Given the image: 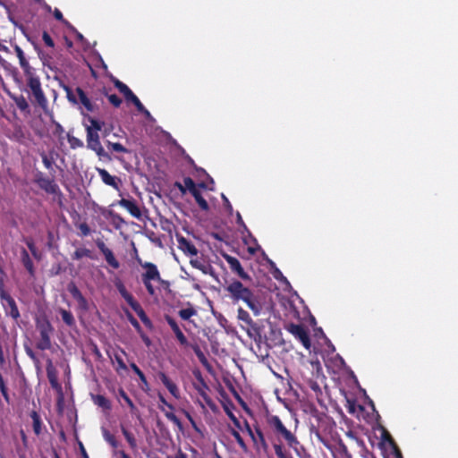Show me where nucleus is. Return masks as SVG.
I'll return each instance as SVG.
<instances>
[{
	"label": "nucleus",
	"mask_w": 458,
	"mask_h": 458,
	"mask_svg": "<svg viewBox=\"0 0 458 458\" xmlns=\"http://www.w3.org/2000/svg\"><path fill=\"white\" fill-rule=\"evenodd\" d=\"M266 421L268 429V439L272 446L285 443L290 448L297 451L300 441L296 435L286 428L277 415L267 413L266 415Z\"/></svg>",
	"instance_id": "f257e3e1"
},
{
	"label": "nucleus",
	"mask_w": 458,
	"mask_h": 458,
	"mask_svg": "<svg viewBox=\"0 0 458 458\" xmlns=\"http://www.w3.org/2000/svg\"><path fill=\"white\" fill-rule=\"evenodd\" d=\"M26 80V91L29 94L31 104L35 106H38L44 112L48 109V101L42 89L40 78L36 73V70H31L24 73Z\"/></svg>",
	"instance_id": "f03ea898"
},
{
	"label": "nucleus",
	"mask_w": 458,
	"mask_h": 458,
	"mask_svg": "<svg viewBox=\"0 0 458 458\" xmlns=\"http://www.w3.org/2000/svg\"><path fill=\"white\" fill-rule=\"evenodd\" d=\"M269 290V303L267 307L275 309L276 306L281 307L285 312H296L294 305L295 299L299 296L293 288H267Z\"/></svg>",
	"instance_id": "7ed1b4c3"
},
{
	"label": "nucleus",
	"mask_w": 458,
	"mask_h": 458,
	"mask_svg": "<svg viewBox=\"0 0 458 458\" xmlns=\"http://www.w3.org/2000/svg\"><path fill=\"white\" fill-rule=\"evenodd\" d=\"M36 330L38 332V337L36 343L37 349L40 351L51 349V337L54 334V327L50 321L46 318H38L36 320Z\"/></svg>",
	"instance_id": "20e7f679"
},
{
	"label": "nucleus",
	"mask_w": 458,
	"mask_h": 458,
	"mask_svg": "<svg viewBox=\"0 0 458 458\" xmlns=\"http://www.w3.org/2000/svg\"><path fill=\"white\" fill-rule=\"evenodd\" d=\"M254 438H251L254 447L257 451L267 454L269 451L270 441L268 439L267 424L265 420L263 427L259 423L254 424Z\"/></svg>",
	"instance_id": "39448f33"
},
{
	"label": "nucleus",
	"mask_w": 458,
	"mask_h": 458,
	"mask_svg": "<svg viewBox=\"0 0 458 458\" xmlns=\"http://www.w3.org/2000/svg\"><path fill=\"white\" fill-rule=\"evenodd\" d=\"M87 148L96 153L99 159L111 160V156L106 152L101 145L98 131L87 130Z\"/></svg>",
	"instance_id": "423d86ee"
},
{
	"label": "nucleus",
	"mask_w": 458,
	"mask_h": 458,
	"mask_svg": "<svg viewBox=\"0 0 458 458\" xmlns=\"http://www.w3.org/2000/svg\"><path fill=\"white\" fill-rule=\"evenodd\" d=\"M0 299L5 316L12 318L18 323L21 314L14 299L4 290L0 288Z\"/></svg>",
	"instance_id": "0eeeda50"
},
{
	"label": "nucleus",
	"mask_w": 458,
	"mask_h": 458,
	"mask_svg": "<svg viewBox=\"0 0 458 458\" xmlns=\"http://www.w3.org/2000/svg\"><path fill=\"white\" fill-rule=\"evenodd\" d=\"M140 264L142 268V272L140 274L142 283L144 286H151V283H159L161 281V276L157 267L151 262H144L140 261Z\"/></svg>",
	"instance_id": "6e6552de"
},
{
	"label": "nucleus",
	"mask_w": 458,
	"mask_h": 458,
	"mask_svg": "<svg viewBox=\"0 0 458 458\" xmlns=\"http://www.w3.org/2000/svg\"><path fill=\"white\" fill-rule=\"evenodd\" d=\"M227 290L231 292L236 299H242L245 301L248 307L251 309L255 314L259 313L261 305L254 299L250 288H227Z\"/></svg>",
	"instance_id": "1a4fd4ad"
},
{
	"label": "nucleus",
	"mask_w": 458,
	"mask_h": 458,
	"mask_svg": "<svg viewBox=\"0 0 458 458\" xmlns=\"http://www.w3.org/2000/svg\"><path fill=\"white\" fill-rule=\"evenodd\" d=\"M237 318L243 323L241 327L242 329L246 330L250 337L260 335L259 327L253 322L248 311L244 310L242 308H239Z\"/></svg>",
	"instance_id": "9d476101"
},
{
	"label": "nucleus",
	"mask_w": 458,
	"mask_h": 458,
	"mask_svg": "<svg viewBox=\"0 0 458 458\" xmlns=\"http://www.w3.org/2000/svg\"><path fill=\"white\" fill-rule=\"evenodd\" d=\"M35 182L38 186L49 194H61L59 186L55 182L53 179L46 177L42 173L37 174Z\"/></svg>",
	"instance_id": "9b49d317"
},
{
	"label": "nucleus",
	"mask_w": 458,
	"mask_h": 458,
	"mask_svg": "<svg viewBox=\"0 0 458 458\" xmlns=\"http://www.w3.org/2000/svg\"><path fill=\"white\" fill-rule=\"evenodd\" d=\"M288 331L295 336L306 349L310 347V335L305 327L301 324H290L288 326Z\"/></svg>",
	"instance_id": "f8f14e48"
},
{
	"label": "nucleus",
	"mask_w": 458,
	"mask_h": 458,
	"mask_svg": "<svg viewBox=\"0 0 458 458\" xmlns=\"http://www.w3.org/2000/svg\"><path fill=\"white\" fill-rule=\"evenodd\" d=\"M157 377L162 382V384L166 387V389L169 391V393L175 398L180 399L181 398V393L177 386V385L168 377V376L163 372L159 371L157 373Z\"/></svg>",
	"instance_id": "ddd939ff"
},
{
	"label": "nucleus",
	"mask_w": 458,
	"mask_h": 458,
	"mask_svg": "<svg viewBox=\"0 0 458 458\" xmlns=\"http://www.w3.org/2000/svg\"><path fill=\"white\" fill-rule=\"evenodd\" d=\"M165 321L170 326L180 344L187 347L189 345V342L174 318L167 315L165 316Z\"/></svg>",
	"instance_id": "4468645a"
},
{
	"label": "nucleus",
	"mask_w": 458,
	"mask_h": 458,
	"mask_svg": "<svg viewBox=\"0 0 458 458\" xmlns=\"http://www.w3.org/2000/svg\"><path fill=\"white\" fill-rule=\"evenodd\" d=\"M178 248L186 255L197 256L198 250L194 244L182 235H177Z\"/></svg>",
	"instance_id": "2eb2a0df"
},
{
	"label": "nucleus",
	"mask_w": 458,
	"mask_h": 458,
	"mask_svg": "<svg viewBox=\"0 0 458 458\" xmlns=\"http://www.w3.org/2000/svg\"><path fill=\"white\" fill-rule=\"evenodd\" d=\"M225 259L233 272L236 273L242 279H249V276L242 268L238 259L230 255H225Z\"/></svg>",
	"instance_id": "dca6fc26"
},
{
	"label": "nucleus",
	"mask_w": 458,
	"mask_h": 458,
	"mask_svg": "<svg viewBox=\"0 0 458 458\" xmlns=\"http://www.w3.org/2000/svg\"><path fill=\"white\" fill-rule=\"evenodd\" d=\"M119 205L124 208L133 217L140 218L141 211L134 199L123 198L119 200Z\"/></svg>",
	"instance_id": "f3484780"
},
{
	"label": "nucleus",
	"mask_w": 458,
	"mask_h": 458,
	"mask_svg": "<svg viewBox=\"0 0 458 458\" xmlns=\"http://www.w3.org/2000/svg\"><path fill=\"white\" fill-rule=\"evenodd\" d=\"M97 171L98 173V175L100 176L102 182L108 185L113 187L115 190H118V179L115 176L111 175L106 169L104 168H97Z\"/></svg>",
	"instance_id": "a211bd4d"
},
{
	"label": "nucleus",
	"mask_w": 458,
	"mask_h": 458,
	"mask_svg": "<svg viewBox=\"0 0 458 458\" xmlns=\"http://www.w3.org/2000/svg\"><path fill=\"white\" fill-rule=\"evenodd\" d=\"M9 97L15 103L17 107L21 112H24V113H27V114L30 113V108L29 102L27 101V99L25 98V97L23 95H21H21H16V94L9 93Z\"/></svg>",
	"instance_id": "6ab92c4d"
},
{
	"label": "nucleus",
	"mask_w": 458,
	"mask_h": 458,
	"mask_svg": "<svg viewBox=\"0 0 458 458\" xmlns=\"http://www.w3.org/2000/svg\"><path fill=\"white\" fill-rule=\"evenodd\" d=\"M30 417L32 420V428L34 434L38 437L40 436L43 432L44 424L39 413L37 411H31L30 412Z\"/></svg>",
	"instance_id": "aec40b11"
},
{
	"label": "nucleus",
	"mask_w": 458,
	"mask_h": 458,
	"mask_svg": "<svg viewBox=\"0 0 458 458\" xmlns=\"http://www.w3.org/2000/svg\"><path fill=\"white\" fill-rule=\"evenodd\" d=\"M93 403L104 411H110L112 409L111 402L102 394H91Z\"/></svg>",
	"instance_id": "412c9836"
},
{
	"label": "nucleus",
	"mask_w": 458,
	"mask_h": 458,
	"mask_svg": "<svg viewBox=\"0 0 458 458\" xmlns=\"http://www.w3.org/2000/svg\"><path fill=\"white\" fill-rule=\"evenodd\" d=\"M102 255L104 256V259H105L106 262L107 263L108 267L112 270H117L120 268L121 264H120L119 260L115 258V256L111 249L106 250L104 253H102Z\"/></svg>",
	"instance_id": "4be33fe9"
},
{
	"label": "nucleus",
	"mask_w": 458,
	"mask_h": 458,
	"mask_svg": "<svg viewBox=\"0 0 458 458\" xmlns=\"http://www.w3.org/2000/svg\"><path fill=\"white\" fill-rule=\"evenodd\" d=\"M69 289L72 298L78 302L79 307L83 310H87L89 309V304L85 297L81 293L80 288Z\"/></svg>",
	"instance_id": "5701e85b"
},
{
	"label": "nucleus",
	"mask_w": 458,
	"mask_h": 458,
	"mask_svg": "<svg viewBox=\"0 0 458 458\" xmlns=\"http://www.w3.org/2000/svg\"><path fill=\"white\" fill-rule=\"evenodd\" d=\"M14 50L17 57L19 58V63L23 71V73L34 70V68L30 65L28 60L26 59L22 49L19 46H15Z\"/></svg>",
	"instance_id": "b1692460"
},
{
	"label": "nucleus",
	"mask_w": 458,
	"mask_h": 458,
	"mask_svg": "<svg viewBox=\"0 0 458 458\" xmlns=\"http://www.w3.org/2000/svg\"><path fill=\"white\" fill-rule=\"evenodd\" d=\"M76 92L78 94V97H79V99H80V102L81 105H83V106L89 112H93L94 110V106L93 104L91 103L90 99L88 98V96L86 95V93L84 92V90L80 88V87H77L76 88Z\"/></svg>",
	"instance_id": "393cba45"
},
{
	"label": "nucleus",
	"mask_w": 458,
	"mask_h": 458,
	"mask_svg": "<svg viewBox=\"0 0 458 458\" xmlns=\"http://www.w3.org/2000/svg\"><path fill=\"white\" fill-rule=\"evenodd\" d=\"M121 431L131 449L137 448V440L132 432H131L123 424L120 425Z\"/></svg>",
	"instance_id": "a878e982"
},
{
	"label": "nucleus",
	"mask_w": 458,
	"mask_h": 458,
	"mask_svg": "<svg viewBox=\"0 0 458 458\" xmlns=\"http://www.w3.org/2000/svg\"><path fill=\"white\" fill-rule=\"evenodd\" d=\"M21 263H22L23 267L26 268V270L30 275H32L33 272H34L33 262H32L29 253H28V251L25 249L21 250Z\"/></svg>",
	"instance_id": "bb28decb"
},
{
	"label": "nucleus",
	"mask_w": 458,
	"mask_h": 458,
	"mask_svg": "<svg viewBox=\"0 0 458 458\" xmlns=\"http://www.w3.org/2000/svg\"><path fill=\"white\" fill-rule=\"evenodd\" d=\"M83 258L93 259L94 257L92 255V251L87 248H78L72 255V259L73 260H80Z\"/></svg>",
	"instance_id": "cd10ccee"
},
{
	"label": "nucleus",
	"mask_w": 458,
	"mask_h": 458,
	"mask_svg": "<svg viewBox=\"0 0 458 458\" xmlns=\"http://www.w3.org/2000/svg\"><path fill=\"white\" fill-rule=\"evenodd\" d=\"M130 367L133 370V372L138 376V377L140 378V380L142 384V389L148 390L149 387L147 377L144 375V373L140 370V369L134 362L131 363Z\"/></svg>",
	"instance_id": "c85d7f7f"
},
{
	"label": "nucleus",
	"mask_w": 458,
	"mask_h": 458,
	"mask_svg": "<svg viewBox=\"0 0 458 458\" xmlns=\"http://www.w3.org/2000/svg\"><path fill=\"white\" fill-rule=\"evenodd\" d=\"M197 314H198L197 310L194 307H192L191 304H189V306L187 308L182 309L178 311V315L182 320H190V318L192 316H196Z\"/></svg>",
	"instance_id": "c756f323"
},
{
	"label": "nucleus",
	"mask_w": 458,
	"mask_h": 458,
	"mask_svg": "<svg viewBox=\"0 0 458 458\" xmlns=\"http://www.w3.org/2000/svg\"><path fill=\"white\" fill-rule=\"evenodd\" d=\"M102 435L104 439L113 447L117 448L119 442L116 437L106 428H102Z\"/></svg>",
	"instance_id": "7c9ffc66"
},
{
	"label": "nucleus",
	"mask_w": 458,
	"mask_h": 458,
	"mask_svg": "<svg viewBox=\"0 0 458 458\" xmlns=\"http://www.w3.org/2000/svg\"><path fill=\"white\" fill-rule=\"evenodd\" d=\"M106 144L109 150L118 153H130V150L119 142H111L106 140Z\"/></svg>",
	"instance_id": "2f4dec72"
},
{
	"label": "nucleus",
	"mask_w": 458,
	"mask_h": 458,
	"mask_svg": "<svg viewBox=\"0 0 458 458\" xmlns=\"http://www.w3.org/2000/svg\"><path fill=\"white\" fill-rule=\"evenodd\" d=\"M87 119L89 122L90 125L86 126V131L87 130H91L92 131H101V129L104 125L103 122L97 120L96 118L91 117V116H88Z\"/></svg>",
	"instance_id": "473e14b6"
},
{
	"label": "nucleus",
	"mask_w": 458,
	"mask_h": 458,
	"mask_svg": "<svg viewBox=\"0 0 458 458\" xmlns=\"http://www.w3.org/2000/svg\"><path fill=\"white\" fill-rule=\"evenodd\" d=\"M273 448L277 458H293L283 444H278Z\"/></svg>",
	"instance_id": "72a5a7b5"
},
{
	"label": "nucleus",
	"mask_w": 458,
	"mask_h": 458,
	"mask_svg": "<svg viewBox=\"0 0 458 458\" xmlns=\"http://www.w3.org/2000/svg\"><path fill=\"white\" fill-rule=\"evenodd\" d=\"M102 93L108 98L109 102L114 106L119 107L122 104V99L115 94H108L107 89L103 88Z\"/></svg>",
	"instance_id": "f704fd0d"
},
{
	"label": "nucleus",
	"mask_w": 458,
	"mask_h": 458,
	"mask_svg": "<svg viewBox=\"0 0 458 458\" xmlns=\"http://www.w3.org/2000/svg\"><path fill=\"white\" fill-rule=\"evenodd\" d=\"M63 321L69 327L75 325V319L71 311L66 310H61L60 311Z\"/></svg>",
	"instance_id": "c9c22d12"
},
{
	"label": "nucleus",
	"mask_w": 458,
	"mask_h": 458,
	"mask_svg": "<svg viewBox=\"0 0 458 458\" xmlns=\"http://www.w3.org/2000/svg\"><path fill=\"white\" fill-rule=\"evenodd\" d=\"M118 396L121 397L127 403L131 411L136 410L135 404L133 403L132 400L129 397V395L126 394L123 387L118 388Z\"/></svg>",
	"instance_id": "e433bc0d"
},
{
	"label": "nucleus",
	"mask_w": 458,
	"mask_h": 458,
	"mask_svg": "<svg viewBox=\"0 0 458 458\" xmlns=\"http://www.w3.org/2000/svg\"><path fill=\"white\" fill-rule=\"evenodd\" d=\"M231 435L234 437L235 441L237 442V444L239 445L241 449L243 452H247V450H248L247 445H246L245 441L243 440V438L242 437L241 434L236 429L233 428V429H231Z\"/></svg>",
	"instance_id": "4c0bfd02"
},
{
	"label": "nucleus",
	"mask_w": 458,
	"mask_h": 458,
	"mask_svg": "<svg viewBox=\"0 0 458 458\" xmlns=\"http://www.w3.org/2000/svg\"><path fill=\"white\" fill-rule=\"evenodd\" d=\"M0 392H1L4 399L5 400V402L7 403H10V395L8 393V388H7V386L5 384V381H4V377L1 372H0Z\"/></svg>",
	"instance_id": "58836bf2"
},
{
	"label": "nucleus",
	"mask_w": 458,
	"mask_h": 458,
	"mask_svg": "<svg viewBox=\"0 0 458 458\" xmlns=\"http://www.w3.org/2000/svg\"><path fill=\"white\" fill-rule=\"evenodd\" d=\"M113 82H114V87L120 91V93H122L123 96L131 90V89L126 85L124 84L123 82H122L121 81H119L118 79H114L113 80Z\"/></svg>",
	"instance_id": "ea45409f"
},
{
	"label": "nucleus",
	"mask_w": 458,
	"mask_h": 458,
	"mask_svg": "<svg viewBox=\"0 0 458 458\" xmlns=\"http://www.w3.org/2000/svg\"><path fill=\"white\" fill-rule=\"evenodd\" d=\"M113 82H114V87L120 91V93H122L123 96L131 90V89L126 85L124 84L123 82H122L121 81H119L118 79H114L113 80Z\"/></svg>",
	"instance_id": "a19ab883"
},
{
	"label": "nucleus",
	"mask_w": 458,
	"mask_h": 458,
	"mask_svg": "<svg viewBox=\"0 0 458 458\" xmlns=\"http://www.w3.org/2000/svg\"><path fill=\"white\" fill-rule=\"evenodd\" d=\"M273 276L276 280H278L282 284H285V286H292L290 282L287 280V278L283 275V273L278 268H276L273 271Z\"/></svg>",
	"instance_id": "79ce46f5"
},
{
	"label": "nucleus",
	"mask_w": 458,
	"mask_h": 458,
	"mask_svg": "<svg viewBox=\"0 0 458 458\" xmlns=\"http://www.w3.org/2000/svg\"><path fill=\"white\" fill-rule=\"evenodd\" d=\"M68 142L72 148H77L83 147V142L80 139L68 135Z\"/></svg>",
	"instance_id": "37998d69"
},
{
	"label": "nucleus",
	"mask_w": 458,
	"mask_h": 458,
	"mask_svg": "<svg viewBox=\"0 0 458 458\" xmlns=\"http://www.w3.org/2000/svg\"><path fill=\"white\" fill-rule=\"evenodd\" d=\"M165 416L166 417V419L168 420L172 421L177 427H179V428L182 427L181 420H179V418L174 412H172V411H165Z\"/></svg>",
	"instance_id": "c03bdc74"
},
{
	"label": "nucleus",
	"mask_w": 458,
	"mask_h": 458,
	"mask_svg": "<svg viewBox=\"0 0 458 458\" xmlns=\"http://www.w3.org/2000/svg\"><path fill=\"white\" fill-rule=\"evenodd\" d=\"M77 228L81 231V236H88L90 234L91 230L89 225L86 222L81 223L76 225Z\"/></svg>",
	"instance_id": "a18cd8bd"
},
{
	"label": "nucleus",
	"mask_w": 458,
	"mask_h": 458,
	"mask_svg": "<svg viewBox=\"0 0 458 458\" xmlns=\"http://www.w3.org/2000/svg\"><path fill=\"white\" fill-rule=\"evenodd\" d=\"M195 200L201 210L208 211L209 209V205L208 201L202 197V195L195 198Z\"/></svg>",
	"instance_id": "49530a36"
},
{
	"label": "nucleus",
	"mask_w": 458,
	"mask_h": 458,
	"mask_svg": "<svg viewBox=\"0 0 458 458\" xmlns=\"http://www.w3.org/2000/svg\"><path fill=\"white\" fill-rule=\"evenodd\" d=\"M54 17L57 21H61L64 25H65L66 28L69 26V24H71L67 20L64 18L62 12L57 8H55L54 11Z\"/></svg>",
	"instance_id": "de8ad7c7"
},
{
	"label": "nucleus",
	"mask_w": 458,
	"mask_h": 458,
	"mask_svg": "<svg viewBox=\"0 0 458 458\" xmlns=\"http://www.w3.org/2000/svg\"><path fill=\"white\" fill-rule=\"evenodd\" d=\"M121 295L127 301V303H131L133 300V296L127 291V288H118Z\"/></svg>",
	"instance_id": "09e8293b"
},
{
	"label": "nucleus",
	"mask_w": 458,
	"mask_h": 458,
	"mask_svg": "<svg viewBox=\"0 0 458 458\" xmlns=\"http://www.w3.org/2000/svg\"><path fill=\"white\" fill-rule=\"evenodd\" d=\"M42 39H43L44 43L46 44V46H47L49 47H55V42L52 39L51 36L48 34V32L43 31Z\"/></svg>",
	"instance_id": "8fccbe9b"
},
{
	"label": "nucleus",
	"mask_w": 458,
	"mask_h": 458,
	"mask_svg": "<svg viewBox=\"0 0 458 458\" xmlns=\"http://www.w3.org/2000/svg\"><path fill=\"white\" fill-rule=\"evenodd\" d=\"M126 312V315H127V318H128V320L130 321V323L132 325V327L137 329V330H140V323L138 322V320L132 316L131 313H130L128 310L125 311Z\"/></svg>",
	"instance_id": "3c124183"
},
{
	"label": "nucleus",
	"mask_w": 458,
	"mask_h": 458,
	"mask_svg": "<svg viewBox=\"0 0 458 458\" xmlns=\"http://www.w3.org/2000/svg\"><path fill=\"white\" fill-rule=\"evenodd\" d=\"M67 29L70 30L75 35V38L78 41L81 43L85 41V38L83 37V35L81 32H79L72 24H69Z\"/></svg>",
	"instance_id": "603ef678"
},
{
	"label": "nucleus",
	"mask_w": 458,
	"mask_h": 458,
	"mask_svg": "<svg viewBox=\"0 0 458 458\" xmlns=\"http://www.w3.org/2000/svg\"><path fill=\"white\" fill-rule=\"evenodd\" d=\"M138 316L146 327H152L151 320L148 318V317L147 316V314L145 313L144 310L141 312H139Z\"/></svg>",
	"instance_id": "864d4df0"
},
{
	"label": "nucleus",
	"mask_w": 458,
	"mask_h": 458,
	"mask_svg": "<svg viewBox=\"0 0 458 458\" xmlns=\"http://www.w3.org/2000/svg\"><path fill=\"white\" fill-rule=\"evenodd\" d=\"M138 316L146 327H152L151 320L148 318V317L147 316V314L145 313L144 310L141 312H139Z\"/></svg>",
	"instance_id": "5fc2aeb1"
},
{
	"label": "nucleus",
	"mask_w": 458,
	"mask_h": 458,
	"mask_svg": "<svg viewBox=\"0 0 458 458\" xmlns=\"http://www.w3.org/2000/svg\"><path fill=\"white\" fill-rule=\"evenodd\" d=\"M42 162L46 168L51 169L53 166V160L47 157L46 153L41 154Z\"/></svg>",
	"instance_id": "6e6d98bb"
},
{
	"label": "nucleus",
	"mask_w": 458,
	"mask_h": 458,
	"mask_svg": "<svg viewBox=\"0 0 458 458\" xmlns=\"http://www.w3.org/2000/svg\"><path fill=\"white\" fill-rule=\"evenodd\" d=\"M183 183L185 188H187L189 191L196 187L194 181L191 177H185L183 179Z\"/></svg>",
	"instance_id": "4d7b16f0"
},
{
	"label": "nucleus",
	"mask_w": 458,
	"mask_h": 458,
	"mask_svg": "<svg viewBox=\"0 0 458 458\" xmlns=\"http://www.w3.org/2000/svg\"><path fill=\"white\" fill-rule=\"evenodd\" d=\"M26 244L34 257H37L38 249L32 240H28Z\"/></svg>",
	"instance_id": "13d9d810"
},
{
	"label": "nucleus",
	"mask_w": 458,
	"mask_h": 458,
	"mask_svg": "<svg viewBox=\"0 0 458 458\" xmlns=\"http://www.w3.org/2000/svg\"><path fill=\"white\" fill-rule=\"evenodd\" d=\"M129 305L137 313V315H139V312H141L144 310L141 308L140 304L136 300H133L131 303H129Z\"/></svg>",
	"instance_id": "bf43d9fd"
},
{
	"label": "nucleus",
	"mask_w": 458,
	"mask_h": 458,
	"mask_svg": "<svg viewBox=\"0 0 458 458\" xmlns=\"http://www.w3.org/2000/svg\"><path fill=\"white\" fill-rule=\"evenodd\" d=\"M129 305L137 313V315H139V312H141L144 310L141 308L140 304L136 300H133L131 303H129Z\"/></svg>",
	"instance_id": "052dcab7"
},
{
	"label": "nucleus",
	"mask_w": 458,
	"mask_h": 458,
	"mask_svg": "<svg viewBox=\"0 0 458 458\" xmlns=\"http://www.w3.org/2000/svg\"><path fill=\"white\" fill-rule=\"evenodd\" d=\"M131 103L135 106V107L137 108V110L140 113H142L143 111H146L145 106L142 105V103L138 98V97H136L135 99L131 101Z\"/></svg>",
	"instance_id": "680f3d73"
},
{
	"label": "nucleus",
	"mask_w": 458,
	"mask_h": 458,
	"mask_svg": "<svg viewBox=\"0 0 458 458\" xmlns=\"http://www.w3.org/2000/svg\"><path fill=\"white\" fill-rule=\"evenodd\" d=\"M131 103L135 106V107L137 108V110L140 113H142L143 111H146L145 106L142 105V103L138 98V97H136L135 99L131 101Z\"/></svg>",
	"instance_id": "e2e57ef3"
},
{
	"label": "nucleus",
	"mask_w": 458,
	"mask_h": 458,
	"mask_svg": "<svg viewBox=\"0 0 458 458\" xmlns=\"http://www.w3.org/2000/svg\"><path fill=\"white\" fill-rule=\"evenodd\" d=\"M64 89L66 91L68 100L72 103H77L76 98L73 95L72 89L68 86H64Z\"/></svg>",
	"instance_id": "0e129e2a"
},
{
	"label": "nucleus",
	"mask_w": 458,
	"mask_h": 458,
	"mask_svg": "<svg viewBox=\"0 0 458 458\" xmlns=\"http://www.w3.org/2000/svg\"><path fill=\"white\" fill-rule=\"evenodd\" d=\"M383 440L387 441L392 445L393 448L394 446H397L396 443L394 442L391 435L386 431H385L383 434Z\"/></svg>",
	"instance_id": "69168bd1"
},
{
	"label": "nucleus",
	"mask_w": 458,
	"mask_h": 458,
	"mask_svg": "<svg viewBox=\"0 0 458 458\" xmlns=\"http://www.w3.org/2000/svg\"><path fill=\"white\" fill-rule=\"evenodd\" d=\"M96 245L101 253H104L106 250H109V248L100 239L96 241Z\"/></svg>",
	"instance_id": "338daca9"
},
{
	"label": "nucleus",
	"mask_w": 458,
	"mask_h": 458,
	"mask_svg": "<svg viewBox=\"0 0 458 458\" xmlns=\"http://www.w3.org/2000/svg\"><path fill=\"white\" fill-rule=\"evenodd\" d=\"M197 358L199 359V362L204 365V366H208V359L205 355V353L200 351V352L197 353L196 354Z\"/></svg>",
	"instance_id": "774afa93"
}]
</instances>
